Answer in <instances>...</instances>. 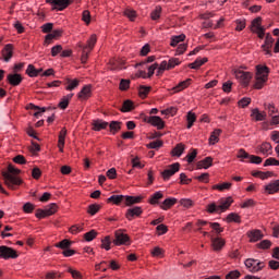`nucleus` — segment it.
I'll list each match as a JSON object with an SVG mask.
<instances>
[{
	"label": "nucleus",
	"instance_id": "1",
	"mask_svg": "<svg viewBox=\"0 0 279 279\" xmlns=\"http://www.w3.org/2000/svg\"><path fill=\"white\" fill-rule=\"evenodd\" d=\"M21 169H17L14 167V165L10 163L8 166V171L2 172V178L5 186L10 189V191H16L17 186H21L23 184V179L20 175Z\"/></svg>",
	"mask_w": 279,
	"mask_h": 279
},
{
	"label": "nucleus",
	"instance_id": "2",
	"mask_svg": "<svg viewBox=\"0 0 279 279\" xmlns=\"http://www.w3.org/2000/svg\"><path fill=\"white\" fill-rule=\"evenodd\" d=\"M255 83L253 88H255V90H262L269 80L270 70L267 65L258 64L255 66Z\"/></svg>",
	"mask_w": 279,
	"mask_h": 279
},
{
	"label": "nucleus",
	"instance_id": "3",
	"mask_svg": "<svg viewBox=\"0 0 279 279\" xmlns=\"http://www.w3.org/2000/svg\"><path fill=\"white\" fill-rule=\"evenodd\" d=\"M140 118L142 119L143 123H148V125H151L157 130H165L166 128L165 120H162V118L159 116H147L145 113H141Z\"/></svg>",
	"mask_w": 279,
	"mask_h": 279
},
{
	"label": "nucleus",
	"instance_id": "4",
	"mask_svg": "<svg viewBox=\"0 0 279 279\" xmlns=\"http://www.w3.org/2000/svg\"><path fill=\"white\" fill-rule=\"evenodd\" d=\"M233 75L235 80L243 86L244 88H247L250 86V82H252L253 74L252 72H245L241 69H234Z\"/></svg>",
	"mask_w": 279,
	"mask_h": 279
},
{
	"label": "nucleus",
	"instance_id": "5",
	"mask_svg": "<svg viewBox=\"0 0 279 279\" xmlns=\"http://www.w3.org/2000/svg\"><path fill=\"white\" fill-rule=\"evenodd\" d=\"M244 265L251 274H258V271H263V269H265V262L254 258H246L244 260Z\"/></svg>",
	"mask_w": 279,
	"mask_h": 279
},
{
	"label": "nucleus",
	"instance_id": "6",
	"mask_svg": "<svg viewBox=\"0 0 279 279\" xmlns=\"http://www.w3.org/2000/svg\"><path fill=\"white\" fill-rule=\"evenodd\" d=\"M113 245L120 247L121 245H131V239L128 233H124L122 230L114 231V239L112 241Z\"/></svg>",
	"mask_w": 279,
	"mask_h": 279
},
{
	"label": "nucleus",
	"instance_id": "7",
	"mask_svg": "<svg viewBox=\"0 0 279 279\" xmlns=\"http://www.w3.org/2000/svg\"><path fill=\"white\" fill-rule=\"evenodd\" d=\"M58 213V204L51 203L48 209H37L35 213V217L37 219H46V217H51Z\"/></svg>",
	"mask_w": 279,
	"mask_h": 279
},
{
	"label": "nucleus",
	"instance_id": "8",
	"mask_svg": "<svg viewBox=\"0 0 279 279\" xmlns=\"http://www.w3.org/2000/svg\"><path fill=\"white\" fill-rule=\"evenodd\" d=\"M0 258L3 260H10V258H19V253L16 250L9 247L7 245L0 246Z\"/></svg>",
	"mask_w": 279,
	"mask_h": 279
},
{
	"label": "nucleus",
	"instance_id": "9",
	"mask_svg": "<svg viewBox=\"0 0 279 279\" xmlns=\"http://www.w3.org/2000/svg\"><path fill=\"white\" fill-rule=\"evenodd\" d=\"M274 43H276V40L274 39L271 34L267 33L264 45L262 46V49L264 51V56H269V58H271V56H272L271 49L274 47Z\"/></svg>",
	"mask_w": 279,
	"mask_h": 279
},
{
	"label": "nucleus",
	"instance_id": "10",
	"mask_svg": "<svg viewBox=\"0 0 279 279\" xmlns=\"http://www.w3.org/2000/svg\"><path fill=\"white\" fill-rule=\"evenodd\" d=\"M178 171H180V162H174V163L170 165L168 169H166L161 172V178L165 181L170 180L171 177H173V175H175V173H178Z\"/></svg>",
	"mask_w": 279,
	"mask_h": 279
},
{
	"label": "nucleus",
	"instance_id": "11",
	"mask_svg": "<svg viewBox=\"0 0 279 279\" xmlns=\"http://www.w3.org/2000/svg\"><path fill=\"white\" fill-rule=\"evenodd\" d=\"M246 236L250 243H258V241H263L265 234L260 229H253L247 231Z\"/></svg>",
	"mask_w": 279,
	"mask_h": 279
},
{
	"label": "nucleus",
	"instance_id": "12",
	"mask_svg": "<svg viewBox=\"0 0 279 279\" xmlns=\"http://www.w3.org/2000/svg\"><path fill=\"white\" fill-rule=\"evenodd\" d=\"M47 3H50L53 10L62 12V10H66V8L71 5V0H47Z\"/></svg>",
	"mask_w": 279,
	"mask_h": 279
},
{
	"label": "nucleus",
	"instance_id": "13",
	"mask_svg": "<svg viewBox=\"0 0 279 279\" xmlns=\"http://www.w3.org/2000/svg\"><path fill=\"white\" fill-rule=\"evenodd\" d=\"M93 97V85H84L81 92L77 94V99L81 101H88Z\"/></svg>",
	"mask_w": 279,
	"mask_h": 279
},
{
	"label": "nucleus",
	"instance_id": "14",
	"mask_svg": "<svg viewBox=\"0 0 279 279\" xmlns=\"http://www.w3.org/2000/svg\"><path fill=\"white\" fill-rule=\"evenodd\" d=\"M274 151V146L269 142H263L256 147V154H262L263 156H271Z\"/></svg>",
	"mask_w": 279,
	"mask_h": 279
},
{
	"label": "nucleus",
	"instance_id": "15",
	"mask_svg": "<svg viewBox=\"0 0 279 279\" xmlns=\"http://www.w3.org/2000/svg\"><path fill=\"white\" fill-rule=\"evenodd\" d=\"M232 204H234V198H232V196L220 198L218 205L220 214L230 210V206H232Z\"/></svg>",
	"mask_w": 279,
	"mask_h": 279
},
{
	"label": "nucleus",
	"instance_id": "16",
	"mask_svg": "<svg viewBox=\"0 0 279 279\" xmlns=\"http://www.w3.org/2000/svg\"><path fill=\"white\" fill-rule=\"evenodd\" d=\"M7 82L10 86H21L23 84V75L19 73H10L7 75Z\"/></svg>",
	"mask_w": 279,
	"mask_h": 279
},
{
	"label": "nucleus",
	"instance_id": "17",
	"mask_svg": "<svg viewBox=\"0 0 279 279\" xmlns=\"http://www.w3.org/2000/svg\"><path fill=\"white\" fill-rule=\"evenodd\" d=\"M66 128H62L58 135V144L57 147L60 151V154H64V145L66 143Z\"/></svg>",
	"mask_w": 279,
	"mask_h": 279
},
{
	"label": "nucleus",
	"instance_id": "18",
	"mask_svg": "<svg viewBox=\"0 0 279 279\" xmlns=\"http://www.w3.org/2000/svg\"><path fill=\"white\" fill-rule=\"evenodd\" d=\"M141 215H143V207L135 206L126 210L125 219H128V221H132L135 217H141Z\"/></svg>",
	"mask_w": 279,
	"mask_h": 279
},
{
	"label": "nucleus",
	"instance_id": "19",
	"mask_svg": "<svg viewBox=\"0 0 279 279\" xmlns=\"http://www.w3.org/2000/svg\"><path fill=\"white\" fill-rule=\"evenodd\" d=\"M125 61L122 59H110L108 62V69L109 71H121V69H124Z\"/></svg>",
	"mask_w": 279,
	"mask_h": 279
},
{
	"label": "nucleus",
	"instance_id": "20",
	"mask_svg": "<svg viewBox=\"0 0 279 279\" xmlns=\"http://www.w3.org/2000/svg\"><path fill=\"white\" fill-rule=\"evenodd\" d=\"M211 247L214 252H221L226 247V240L223 238H211Z\"/></svg>",
	"mask_w": 279,
	"mask_h": 279
},
{
	"label": "nucleus",
	"instance_id": "21",
	"mask_svg": "<svg viewBox=\"0 0 279 279\" xmlns=\"http://www.w3.org/2000/svg\"><path fill=\"white\" fill-rule=\"evenodd\" d=\"M12 56H14V46L12 44H8L2 49V58L4 62H10V60H12Z\"/></svg>",
	"mask_w": 279,
	"mask_h": 279
},
{
	"label": "nucleus",
	"instance_id": "22",
	"mask_svg": "<svg viewBox=\"0 0 279 279\" xmlns=\"http://www.w3.org/2000/svg\"><path fill=\"white\" fill-rule=\"evenodd\" d=\"M62 34H64V31L62 29L52 31L50 34L46 35L45 45H51L52 40L61 38Z\"/></svg>",
	"mask_w": 279,
	"mask_h": 279
},
{
	"label": "nucleus",
	"instance_id": "23",
	"mask_svg": "<svg viewBox=\"0 0 279 279\" xmlns=\"http://www.w3.org/2000/svg\"><path fill=\"white\" fill-rule=\"evenodd\" d=\"M265 191L268 195H276V193H279V179L265 185Z\"/></svg>",
	"mask_w": 279,
	"mask_h": 279
},
{
	"label": "nucleus",
	"instance_id": "24",
	"mask_svg": "<svg viewBox=\"0 0 279 279\" xmlns=\"http://www.w3.org/2000/svg\"><path fill=\"white\" fill-rule=\"evenodd\" d=\"M185 149H186V145H184L183 143H179L172 148V150L170 151V155L172 156V158H180V156L184 154Z\"/></svg>",
	"mask_w": 279,
	"mask_h": 279
},
{
	"label": "nucleus",
	"instance_id": "25",
	"mask_svg": "<svg viewBox=\"0 0 279 279\" xmlns=\"http://www.w3.org/2000/svg\"><path fill=\"white\" fill-rule=\"evenodd\" d=\"M251 118L253 121H265L267 119V112L262 111L258 108L252 109Z\"/></svg>",
	"mask_w": 279,
	"mask_h": 279
},
{
	"label": "nucleus",
	"instance_id": "26",
	"mask_svg": "<svg viewBox=\"0 0 279 279\" xmlns=\"http://www.w3.org/2000/svg\"><path fill=\"white\" fill-rule=\"evenodd\" d=\"M141 202H143V196H124V205L128 207L134 206V204H141Z\"/></svg>",
	"mask_w": 279,
	"mask_h": 279
},
{
	"label": "nucleus",
	"instance_id": "27",
	"mask_svg": "<svg viewBox=\"0 0 279 279\" xmlns=\"http://www.w3.org/2000/svg\"><path fill=\"white\" fill-rule=\"evenodd\" d=\"M213 157H205L204 159L197 161L196 168L197 169H210L213 167Z\"/></svg>",
	"mask_w": 279,
	"mask_h": 279
},
{
	"label": "nucleus",
	"instance_id": "28",
	"mask_svg": "<svg viewBox=\"0 0 279 279\" xmlns=\"http://www.w3.org/2000/svg\"><path fill=\"white\" fill-rule=\"evenodd\" d=\"M92 125V130L94 132H101V130H106L108 128V122L104 120H94Z\"/></svg>",
	"mask_w": 279,
	"mask_h": 279
},
{
	"label": "nucleus",
	"instance_id": "29",
	"mask_svg": "<svg viewBox=\"0 0 279 279\" xmlns=\"http://www.w3.org/2000/svg\"><path fill=\"white\" fill-rule=\"evenodd\" d=\"M175 204H178V198H166L161 204H160V208L161 210H169L171 208H173V206H175Z\"/></svg>",
	"mask_w": 279,
	"mask_h": 279
},
{
	"label": "nucleus",
	"instance_id": "30",
	"mask_svg": "<svg viewBox=\"0 0 279 279\" xmlns=\"http://www.w3.org/2000/svg\"><path fill=\"white\" fill-rule=\"evenodd\" d=\"M71 99H73V94L63 96L58 105V108H60V110H66L69 108V104H71Z\"/></svg>",
	"mask_w": 279,
	"mask_h": 279
},
{
	"label": "nucleus",
	"instance_id": "31",
	"mask_svg": "<svg viewBox=\"0 0 279 279\" xmlns=\"http://www.w3.org/2000/svg\"><path fill=\"white\" fill-rule=\"evenodd\" d=\"M122 202H125V195H111L107 199V204H114V206H121Z\"/></svg>",
	"mask_w": 279,
	"mask_h": 279
},
{
	"label": "nucleus",
	"instance_id": "32",
	"mask_svg": "<svg viewBox=\"0 0 279 279\" xmlns=\"http://www.w3.org/2000/svg\"><path fill=\"white\" fill-rule=\"evenodd\" d=\"M230 189H232V183L230 182H223L211 186V191H219L220 193H223V191H230Z\"/></svg>",
	"mask_w": 279,
	"mask_h": 279
},
{
	"label": "nucleus",
	"instance_id": "33",
	"mask_svg": "<svg viewBox=\"0 0 279 279\" xmlns=\"http://www.w3.org/2000/svg\"><path fill=\"white\" fill-rule=\"evenodd\" d=\"M40 73H43V69H36L34 64H28L26 69V75H28V77H38Z\"/></svg>",
	"mask_w": 279,
	"mask_h": 279
},
{
	"label": "nucleus",
	"instance_id": "34",
	"mask_svg": "<svg viewBox=\"0 0 279 279\" xmlns=\"http://www.w3.org/2000/svg\"><path fill=\"white\" fill-rule=\"evenodd\" d=\"M95 45H97V35L93 34L87 40V44L85 46L78 45V47L86 48L89 51H93L95 49Z\"/></svg>",
	"mask_w": 279,
	"mask_h": 279
},
{
	"label": "nucleus",
	"instance_id": "35",
	"mask_svg": "<svg viewBox=\"0 0 279 279\" xmlns=\"http://www.w3.org/2000/svg\"><path fill=\"white\" fill-rule=\"evenodd\" d=\"M221 129H215L209 136V145H217L219 136H221Z\"/></svg>",
	"mask_w": 279,
	"mask_h": 279
},
{
	"label": "nucleus",
	"instance_id": "36",
	"mask_svg": "<svg viewBox=\"0 0 279 279\" xmlns=\"http://www.w3.org/2000/svg\"><path fill=\"white\" fill-rule=\"evenodd\" d=\"M163 197H165V194H162V192L158 191L150 196V198L148 199V203L151 206H156V204H159L160 199H162Z\"/></svg>",
	"mask_w": 279,
	"mask_h": 279
},
{
	"label": "nucleus",
	"instance_id": "37",
	"mask_svg": "<svg viewBox=\"0 0 279 279\" xmlns=\"http://www.w3.org/2000/svg\"><path fill=\"white\" fill-rule=\"evenodd\" d=\"M186 40V35L181 34L171 37L170 47H178L180 43H184Z\"/></svg>",
	"mask_w": 279,
	"mask_h": 279
},
{
	"label": "nucleus",
	"instance_id": "38",
	"mask_svg": "<svg viewBox=\"0 0 279 279\" xmlns=\"http://www.w3.org/2000/svg\"><path fill=\"white\" fill-rule=\"evenodd\" d=\"M208 62V58L204 57L203 59H196L194 62L189 64V69L197 70L201 66H204Z\"/></svg>",
	"mask_w": 279,
	"mask_h": 279
},
{
	"label": "nucleus",
	"instance_id": "39",
	"mask_svg": "<svg viewBox=\"0 0 279 279\" xmlns=\"http://www.w3.org/2000/svg\"><path fill=\"white\" fill-rule=\"evenodd\" d=\"M189 86H191V78L180 82L177 86L172 88V90L174 93H181V90H184V88H189Z\"/></svg>",
	"mask_w": 279,
	"mask_h": 279
},
{
	"label": "nucleus",
	"instance_id": "40",
	"mask_svg": "<svg viewBox=\"0 0 279 279\" xmlns=\"http://www.w3.org/2000/svg\"><path fill=\"white\" fill-rule=\"evenodd\" d=\"M111 245H112V238H110V235H106L101 240V244H100L101 250H106V252H110Z\"/></svg>",
	"mask_w": 279,
	"mask_h": 279
},
{
	"label": "nucleus",
	"instance_id": "41",
	"mask_svg": "<svg viewBox=\"0 0 279 279\" xmlns=\"http://www.w3.org/2000/svg\"><path fill=\"white\" fill-rule=\"evenodd\" d=\"M227 223H241V216L236 213H230L226 217Z\"/></svg>",
	"mask_w": 279,
	"mask_h": 279
},
{
	"label": "nucleus",
	"instance_id": "42",
	"mask_svg": "<svg viewBox=\"0 0 279 279\" xmlns=\"http://www.w3.org/2000/svg\"><path fill=\"white\" fill-rule=\"evenodd\" d=\"M150 92L151 86L141 85L138 87V97H141V99H146L147 95H149Z\"/></svg>",
	"mask_w": 279,
	"mask_h": 279
},
{
	"label": "nucleus",
	"instance_id": "43",
	"mask_svg": "<svg viewBox=\"0 0 279 279\" xmlns=\"http://www.w3.org/2000/svg\"><path fill=\"white\" fill-rule=\"evenodd\" d=\"M66 272L70 274L73 279H84V275L71 266H68Z\"/></svg>",
	"mask_w": 279,
	"mask_h": 279
},
{
	"label": "nucleus",
	"instance_id": "44",
	"mask_svg": "<svg viewBox=\"0 0 279 279\" xmlns=\"http://www.w3.org/2000/svg\"><path fill=\"white\" fill-rule=\"evenodd\" d=\"M186 121H187V130H191L195 121H197V114H195V112L193 111H189L186 114Z\"/></svg>",
	"mask_w": 279,
	"mask_h": 279
},
{
	"label": "nucleus",
	"instance_id": "45",
	"mask_svg": "<svg viewBox=\"0 0 279 279\" xmlns=\"http://www.w3.org/2000/svg\"><path fill=\"white\" fill-rule=\"evenodd\" d=\"M120 110L122 112H132L134 110V101L130 99L124 100Z\"/></svg>",
	"mask_w": 279,
	"mask_h": 279
},
{
	"label": "nucleus",
	"instance_id": "46",
	"mask_svg": "<svg viewBox=\"0 0 279 279\" xmlns=\"http://www.w3.org/2000/svg\"><path fill=\"white\" fill-rule=\"evenodd\" d=\"M264 108L267 110L269 117H275L274 114H278V108L274 102L265 104Z\"/></svg>",
	"mask_w": 279,
	"mask_h": 279
},
{
	"label": "nucleus",
	"instance_id": "47",
	"mask_svg": "<svg viewBox=\"0 0 279 279\" xmlns=\"http://www.w3.org/2000/svg\"><path fill=\"white\" fill-rule=\"evenodd\" d=\"M99 210H101V205L90 204L87 207V215H90L92 217H95V215H97V213H99Z\"/></svg>",
	"mask_w": 279,
	"mask_h": 279
},
{
	"label": "nucleus",
	"instance_id": "48",
	"mask_svg": "<svg viewBox=\"0 0 279 279\" xmlns=\"http://www.w3.org/2000/svg\"><path fill=\"white\" fill-rule=\"evenodd\" d=\"M150 254L154 258H165V250H162L160 246H155Z\"/></svg>",
	"mask_w": 279,
	"mask_h": 279
},
{
	"label": "nucleus",
	"instance_id": "49",
	"mask_svg": "<svg viewBox=\"0 0 279 279\" xmlns=\"http://www.w3.org/2000/svg\"><path fill=\"white\" fill-rule=\"evenodd\" d=\"M122 122L120 121H111L109 123V130L111 134H117L121 130Z\"/></svg>",
	"mask_w": 279,
	"mask_h": 279
},
{
	"label": "nucleus",
	"instance_id": "50",
	"mask_svg": "<svg viewBox=\"0 0 279 279\" xmlns=\"http://www.w3.org/2000/svg\"><path fill=\"white\" fill-rule=\"evenodd\" d=\"M72 242L69 239H64L62 241H60L59 243L54 244V247H58L59 250H69V247H71Z\"/></svg>",
	"mask_w": 279,
	"mask_h": 279
},
{
	"label": "nucleus",
	"instance_id": "51",
	"mask_svg": "<svg viewBox=\"0 0 279 279\" xmlns=\"http://www.w3.org/2000/svg\"><path fill=\"white\" fill-rule=\"evenodd\" d=\"M165 71H171V68H169V63L167 61H161V63L157 66V76L162 75Z\"/></svg>",
	"mask_w": 279,
	"mask_h": 279
},
{
	"label": "nucleus",
	"instance_id": "52",
	"mask_svg": "<svg viewBox=\"0 0 279 279\" xmlns=\"http://www.w3.org/2000/svg\"><path fill=\"white\" fill-rule=\"evenodd\" d=\"M123 15L126 16V19H129V21H131V22L136 21V16H138L136 11L132 10V9H125L123 12Z\"/></svg>",
	"mask_w": 279,
	"mask_h": 279
},
{
	"label": "nucleus",
	"instance_id": "53",
	"mask_svg": "<svg viewBox=\"0 0 279 279\" xmlns=\"http://www.w3.org/2000/svg\"><path fill=\"white\" fill-rule=\"evenodd\" d=\"M66 82L69 85L65 87V90H75V88L80 86V80L77 78H74V80L66 78Z\"/></svg>",
	"mask_w": 279,
	"mask_h": 279
},
{
	"label": "nucleus",
	"instance_id": "54",
	"mask_svg": "<svg viewBox=\"0 0 279 279\" xmlns=\"http://www.w3.org/2000/svg\"><path fill=\"white\" fill-rule=\"evenodd\" d=\"M206 210L209 215H215V213H218V215H221L219 205H217L216 203H210L209 205H207Z\"/></svg>",
	"mask_w": 279,
	"mask_h": 279
},
{
	"label": "nucleus",
	"instance_id": "55",
	"mask_svg": "<svg viewBox=\"0 0 279 279\" xmlns=\"http://www.w3.org/2000/svg\"><path fill=\"white\" fill-rule=\"evenodd\" d=\"M271 240H263L256 244L257 250H270L271 248Z\"/></svg>",
	"mask_w": 279,
	"mask_h": 279
},
{
	"label": "nucleus",
	"instance_id": "56",
	"mask_svg": "<svg viewBox=\"0 0 279 279\" xmlns=\"http://www.w3.org/2000/svg\"><path fill=\"white\" fill-rule=\"evenodd\" d=\"M194 180H197L198 182H202L203 184H208V182H210V173L204 172L198 177H194Z\"/></svg>",
	"mask_w": 279,
	"mask_h": 279
},
{
	"label": "nucleus",
	"instance_id": "57",
	"mask_svg": "<svg viewBox=\"0 0 279 279\" xmlns=\"http://www.w3.org/2000/svg\"><path fill=\"white\" fill-rule=\"evenodd\" d=\"M160 14H162V7L157 5L150 13L151 21H158V19H160Z\"/></svg>",
	"mask_w": 279,
	"mask_h": 279
},
{
	"label": "nucleus",
	"instance_id": "58",
	"mask_svg": "<svg viewBox=\"0 0 279 279\" xmlns=\"http://www.w3.org/2000/svg\"><path fill=\"white\" fill-rule=\"evenodd\" d=\"M195 158H197V149L192 148L191 153L185 156V160L189 165L195 161Z\"/></svg>",
	"mask_w": 279,
	"mask_h": 279
},
{
	"label": "nucleus",
	"instance_id": "59",
	"mask_svg": "<svg viewBox=\"0 0 279 279\" xmlns=\"http://www.w3.org/2000/svg\"><path fill=\"white\" fill-rule=\"evenodd\" d=\"M162 145H165L162 140H157V141H154V142H150L149 144H147L146 147H147V149H160V147H162Z\"/></svg>",
	"mask_w": 279,
	"mask_h": 279
},
{
	"label": "nucleus",
	"instance_id": "60",
	"mask_svg": "<svg viewBox=\"0 0 279 279\" xmlns=\"http://www.w3.org/2000/svg\"><path fill=\"white\" fill-rule=\"evenodd\" d=\"M263 25V17L258 16V17H255L252 22H251V32L253 29H258Z\"/></svg>",
	"mask_w": 279,
	"mask_h": 279
},
{
	"label": "nucleus",
	"instance_id": "61",
	"mask_svg": "<svg viewBox=\"0 0 279 279\" xmlns=\"http://www.w3.org/2000/svg\"><path fill=\"white\" fill-rule=\"evenodd\" d=\"M97 239V231L95 229H92L89 232H86L84 234V240L90 243V241H95Z\"/></svg>",
	"mask_w": 279,
	"mask_h": 279
},
{
	"label": "nucleus",
	"instance_id": "62",
	"mask_svg": "<svg viewBox=\"0 0 279 279\" xmlns=\"http://www.w3.org/2000/svg\"><path fill=\"white\" fill-rule=\"evenodd\" d=\"M130 80L122 78L120 81L119 89L122 92L130 90Z\"/></svg>",
	"mask_w": 279,
	"mask_h": 279
},
{
	"label": "nucleus",
	"instance_id": "63",
	"mask_svg": "<svg viewBox=\"0 0 279 279\" xmlns=\"http://www.w3.org/2000/svg\"><path fill=\"white\" fill-rule=\"evenodd\" d=\"M241 278V271L239 270H231L226 275V279H238Z\"/></svg>",
	"mask_w": 279,
	"mask_h": 279
},
{
	"label": "nucleus",
	"instance_id": "64",
	"mask_svg": "<svg viewBox=\"0 0 279 279\" xmlns=\"http://www.w3.org/2000/svg\"><path fill=\"white\" fill-rule=\"evenodd\" d=\"M46 279H56V278H62V274L59 271H49L45 276Z\"/></svg>",
	"mask_w": 279,
	"mask_h": 279
}]
</instances>
